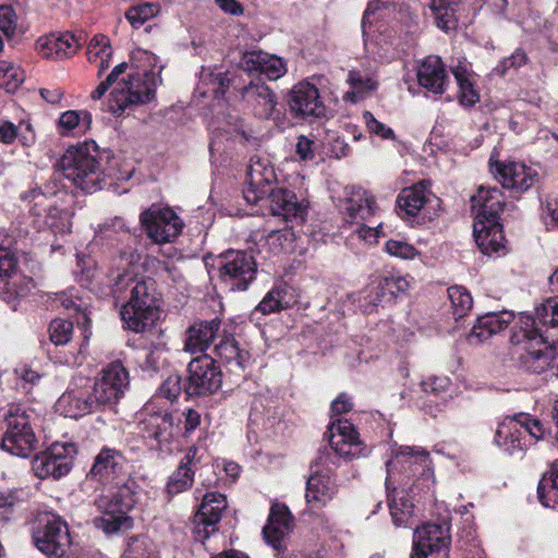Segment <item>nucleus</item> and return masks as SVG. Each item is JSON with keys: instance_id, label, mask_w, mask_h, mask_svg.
Here are the masks:
<instances>
[{"instance_id": "nucleus-21", "label": "nucleus", "mask_w": 558, "mask_h": 558, "mask_svg": "<svg viewBox=\"0 0 558 558\" xmlns=\"http://www.w3.org/2000/svg\"><path fill=\"white\" fill-rule=\"evenodd\" d=\"M329 449L339 458L352 460L365 456L366 446L353 423L347 418L332 420L325 434Z\"/></svg>"}, {"instance_id": "nucleus-30", "label": "nucleus", "mask_w": 558, "mask_h": 558, "mask_svg": "<svg viewBox=\"0 0 558 558\" xmlns=\"http://www.w3.org/2000/svg\"><path fill=\"white\" fill-rule=\"evenodd\" d=\"M214 353L230 373L238 375L245 371L251 359L250 352L240 348L234 335L226 329L222 330L219 342L215 344Z\"/></svg>"}, {"instance_id": "nucleus-28", "label": "nucleus", "mask_w": 558, "mask_h": 558, "mask_svg": "<svg viewBox=\"0 0 558 558\" xmlns=\"http://www.w3.org/2000/svg\"><path fill=\"white\" fill-rule=\"evenodd\" d=\"M428 187L427 181H420L399 192L396 199V213L402 220L413 222L417 218L432 195Z\"/></svg>"}, {"instance_id": "nucleus-55", "label": "nucleus", "mask_w": 558, "mask_h": 558, "mask_svg": "<svg viewBox=\"0 0 558 558\" xmlns=\"http://www.w3.org/2000/svg\"><path fill=\"white\" fill-rule=\"evenodd\" d=\"M104 38L105 37L102 34L95 35L90 40L86 51L88 62L98 64V76H101L105 70V45L102 44Z\"/></svg>"}, {"instance_id": "nucleus-10", "label": "nucleus", "mask_w": 558, "mask_h": 558, "mask_svg": "<svg viewBox=\"0 0 558 558\" xmlns=\"http://www.w3.org/2000/svg\"><path fill=\"white\" fill-rule=\"evenodd\" d=\"M155 78L150 72L128 74V80L121 78L110 92L108 110L122 114L129 107L150 102L155 98Z\"/></svg>"}, {"instance_id": "nucleus-7", "label": "nucleus", "mask_w": 558, "mask_h": 558, "mask_svg": "<svg viewBox=\"0 0 558 558\" xmlns=\"http://www.w3.org/2000/svg\"><path fill=\"white\" fill-rule=\"evenodd\" d=\"M137 429L144 439L155 441L161 450L180 437L181 417L177 411L153 398L144 405Z\"/></svg>"}, {"instance_id": "nucleus-35", "label": "nucleus", "mask_w": 558, "mask_h": 558, "mask_svg": "<svg viewBox=\"0 0 558 558\" xmlns=\"http://www.w3.org/2000/svg\"><path fill=\"white\" fill-rule=\"evenodd\" d=\"M514 319L511 312H490L478 316L471 332L468 336L470 343H482L492 336L506 329Z\"/></svg>"}, {"instance_id": "nucleus-15", "label": "nucleus", "mask_w": 558, "mask_h": 558, "mask_svg": "<svg viewBox=\"0 0 558 558\" xmlns=\"http://www.w3.org/2000/svg\"><path fill=\"white\" fill-rule=\"evenodd\" d=\"M328 463L335 464L327 447L319 449L316 459L311 463V474L306 481L305 500L316 507H325L338 492V486Z\"/></svg>"}, {"instance_id": "nucleus-40", "label": "nucleus", "mask_w": 558, "mask_h": 558, "mask_svg": "<svg viewBox=\"0 0 558 558\" xmlns=\"http://www.w3.org/2000/svg\"><path fill=\"white\" fill-rule=\"evenodd\" d=\"M458 85V102L463 108H473L480 102V90L475 87V83L471 80V74L464 66H454L451 69Z\"/></svg>"}, {"instance_id": "nucleus-34", "label": "nucleus", "mask_w": 558, "mask_h": 558, "mask_svg": "<svg viewBox=\"0 0 558 558\" xmlns=\"http://www.w3.org/2000/svg\"><path fill=\"white\" fill-rule=\"evenodd\" d=\"M78 41L70 33L50 34L36 40V50L45 59L62 60L73 56Z\"/></svg>"}, {"instance_id": "nucleus-31", "label": "nucleus", "mask_w": 558, "mask_h": 558, "mask_svg": "<svg viewBox=\"0 0 558 558\" xmlns=\"http://www.w3.org/2000/svg\"><path fill=\"white\" fill-rule=\"evenodd\" d=\"M243 100L259 119L274 118L277 97L276 94L260 80L251 81L241 92Z\"/></svg>"}, {"instance_id": "nucleus-6", "label": "nucleus", "mask_w": 558, "mask_h": 558, "mask_svg": "<svg viewBox=\"0 0 558 558\" xmlns=\"http://www.w3.org/2000/svg\"><path fill=\"white\" fill-rule=\"evenodd\" d=\"M98 146L94 141L72 145L56 165L57 170L84 193L101 190Z\"/></svg>"}, {"instance_id": "nucleus-8", "label": "nucleus", "mask_w": 558, "mask_h": 558, "mask_svg": "<svg viewBox=\"0 0 558 558\" xmlns=\"http://www.w3.org/2000/svg\"><path fill=\"white\" fill-rule=\"evenodd\" d=\"M388 478L397 481L402 489L413 492L418 482L433 477L432 459L427 450L401 446L386 463Z\"/></svg>"}, {"instance_id": "nucleus-37", "label": "nucleus", "mask_w": 558, "mask_h": 558, "mask_svg": "<svg viewBox=\"0 0 558 558\" xmlns=\"http://www.w3.org/2000/svg\"><path fill=\"white\" fill-rule=\"evenodd\" d=\"M130 388V373L120 359L107 364V407L116 405Z\"/></svg>"}, {"instance_id": "nucleus-5", "label": "nucleus", "mask_w": 558, "mask_h": 558, "mask_svg": "<svg viewBox=\"0 0 558 558\" xmlns=\"http://www.w3.org/2000/svg\"><path fill=\"white\" fill-rule=\"evenodd\" d=\"M38 421L39 415L34 408L21 403L8 404L1 449L15 457L28 458L38 448L35 433Z\"/></svg>"}, {"instance_id": "nucleus-19", "label": "nucleus", "mask_w": 558, "mask_h": 558, "mask_svg": "<svg viewBox=\"0 0 558 558\" xmlns=\"http://www.w3.org/2000/svg\"><path fill=\"white\" fill-rule=\"evenodd\" d=\"M76 446L69 441H54L33 460V470L39 478H60L66 475L73 465Z\"/></svg>"}, {"instance_id": "nucleus-63", "label": "nucleus", "mask_w": 558, "mask_h": 558, "mask_svg": "<svg viewBox=\"0 0 558 558\" xmlns=\"http://www.w3.org/2000/svg\"><path fill=\"white\" fill-rule=\"evenodd\" d=\"M15 374L19 377V385L22 387V389L28 393L32 391V389L40 381L41 375L33 371L32 368L27 366H22L17 369H15Z\"/></svg>"}, {"instance_id": "nucleus-36", "label": "nucleus", "mask_w": 558, "mask_h": 558, "mask_svg": "<svg viewBox=\"0 0 558 558\" xmlns=\"http://www.w3.org/2000/svg\"><path fill=\"white\" fill-rule=\"evenodd\" d=\"M296 302L298 295L294 289L287 283H281L275 286L266 293L253 313H260L262 315L279 313L294 306Z\"/></svg>"}, {"instance_id": "nucleus-58", "label": "nucleus", "mask_w": 558, "mask_h": 558, "mask_svg": "<svg viewBox=\"0 0 558 558\" xmlns=\"http://www.w3.org/2000/svg\"><path fill=\"white\" fill-rule=\"evenodd\" d=\"M20 504L17 493L14 490L0 492V522H9L13 514L14 508Z\"/></svg>"}, {"instance_id": "nucleus-53", "label": "nucleus", "mask_w": 558, "mask_h": 558, "mask_svg": "<svg viewBox=\"0 0 558 558\" xmlns=\"http://www.w3.org/2000/svg\"><path fill=\"white\" fill-rule=\"evenodd\" d=\"M215 99H222L234 81L230 71L211 72L208 77Z\"/></svg>"}, {"instance_id": "nucleus-60", "label": "nucleus", "mask_w": 558, "mask_h": 558, "mask_svg": "<svg viewBox=\"0 0 558 558\" xmlns=\"http://www.w3.org/2000/svg\"><path fill=\"white\" fill-rule=\"evenodd\" d=\"M527 61V56L522 49H517L511 56L501 60L494 71L500 75L505 76L510 69H519L524 65Z\"/></svg>"}, {"instance_id": "nucleus-59", "label": "nucleus", "mask_w": 558, "mask_h": 558, "mask_svg": "<svg viewBox=\"0 0 558 558\" xmlns=\"http://www.w3.org/2000/svg\"><path fill=\"white\" fill-rule=\"evenodd\" d=\"M17 28V15L12 5H0V31L11 38Z\"/></svg>"}, {"instance_id": "nucleus-16", "label": "nucleus", "mask_w": 558, "mask_h": 558, "mask_svg": "<svg viewBox=\"0 0 558 558\" xmlns=\"http://www.w3.org/2000/svg\"><path fill=\"white\" fill-rule=\"evenodd\" d=\"M450 545V524L427 522L414 530L410 558H448Z\"/></svg>"}, {"instance_id": "nucleus-47", "label": "nucleus", "mask_w": 558, "mask_h": 558, "mask_svg": "<svg viewBox=\"0 0 558 558\" xmlns=\"http://www.w3.org/2000/svg\"><path fill=\"white\" fill-rule=\"evenodd\" d=\"M185 393V377L183 378L178 373L169 375L159 386L157 390L158 398H165L171 403L175 402L180 395Z\"/></svg>"}, {"instance_id": "nucleus-23", "label": "nucleus", "mask_w": 558, "mask_h": 558, "mask_svg": "<svg viewBox=\"0 0 558 558\" xmlns=\"http://www.w3.org/2000/svg\"><path fill=\"white\" fill-rule=\"evenodd\" d=\"M140 221L148 238L155 243L171 242L183 228L182 219L168 207L146 209L141 214Z\"/></svg>"}, {"instance_id": "nucleus-43", "label": "nucleus", "mask_w": 558, "mask_h": 558, "mask_svg": "<svg viewBox=\"0 0 558 558\" xmlns=\"http://www.w3.org/2000/svg\"><path fill=\"white\" fill-rule=\"evenodd\" d=\"M133 481L125 458L119 451L107 448V485Z\"/></svg>"}, {"instance_id": "nucleus-4", "label": "nucleus", "mask_w": 558, "mask_h": 558, "mask_svg": "<svg viewBox=\"0 0 558 558\" xmlns=\"http://www.w3.org/2000/svg\"><path fill=\"white\" fill-rule=\"evenodd\" d=\"M472 209L476 211L473 234L481 252L490 256L505 248L504 227L500 214L507 204L500 189L480 186L471 197Z\"/></svg>"}, {"instance_id": "nucleus-18", "label": "nucleus", "mask_w": 558, "mask_h": 558, "mask_svg": "<svg viewBox=\"0 0 558 558\" xmlns=\"http://www.w3.org/2000/svg\"><path fill=\"white\" fill-rule=\"evenodd\" d=\"M409 288L410 282L403 276H379L361 291L360 308L365 314H372L378 305L393 304L398 295L405 293Z\"/></svg>"}, {"instance_id": "nucleus-12", "label": "nucleus", "mask_w": 558, "mask_h": 558, "mask_svg": "<svg viewBox=\"0 0 558 558\" xmlns=\"http://www.w3.org/2000/svg\"><path fill=\"white\" fill-rule=\"evenodd\" d=\"M222 378L219 362L209 354L192 359L186 366L185 400L216 393L222 386Z\"/></svg>"}, {"instance_id": "nucleus-56", "label": "nucleus", "mask_w": 558, "mask_h": 558, "mask_svg": "<svg viewBox=\"0 0 558 558\" xmlns=\"http://www.w3.org/2000/svg\"><path fill=\"white\" fill-rule=\"evenodd\" d=\"M537 312V318L536 323L539 326H550V327H557L558 326V300L557 299H549L547 300L541 308L536 310Z\"/></svg>"}, {"instance_id": "nucleus-1", "label": "nucleus", "mask_w": 558, "mask_h": 558, "mask_svg": "<svg viewBox=\"0 0 558 558\" xmlns=\"http://www.w3.org/2000/svg\"><path fill=\"white\" fill-rule=\"evenodd\" d=\"M276 183L277 175L270 162L253 156L247 169L243 197L251 205L267 197L274 216H281L287 221L296 220L302 225L306 216V206L298 199L293 191L275 186Z\"/></svg>"}, {"instance_id": "nucleus-57", "label": "nucleus", "mask_w": 558, "mask_h": 558, "mask_svg": "<svg viewBox=\"0 0 558 558\" xmlns=\"http://www.w3.org/2000/svg\"><path fill=\"white\" fill-rule=\"evenodd\" d=\"M179 416L181 417L180 437L187 439L201 426L202 415L197 410L187 408Z\"/></svg>"}, {"instance_id": "nucleus-24", "label": "nucleus", "mask_w": 558, "mask_h": 558, "mask_svg": "<svg viewBox=\"0 0 558 558\" xmlns=\"http://www.w3.org/2000/svg\"><path fill=\"white\" fill-rule=\"evenodd\" d=\"M228 502L223 494L218 492L206 493L194 514V538L204 542L218 530L222 512Z\"/></svg>"}, {"instance_id": "nucleus-3", "label": "nucleus", "mask_w": 558, "mask_h": 558, "mask_svg": "<svg viewBox=\"0 0 558 558\" xmlns=\"http://www.w3.org/2000/svg\"><path fill=\"white\" fill-rule=\"evenodd\" d=\"M156 282L151 278L137 277L124 272L116 279L111 292L119 301L121 294L130 291L129 301L121 306L120 316L124 328L144 332L159 318Z\"/></svg>"}, {"instance_id": "nucleus-51", "label": "nucleus", "mask_w": 558, "mask_h": 558, "mask_svg": "<svg viewBox=\"0 0 558 558\" xmlns=\"http://www.w3.org/2000/svg\"><path fill=\"white\" fill-rule=\"evenodd\" d=\"M50 340L56 345H64L70 342L73 333V323L57 318L49 325Z\"/></svg>"}, {"instance_id": "nucleus-48", "label": "nucleus", "mask_w": 558, "mask_h": 558, "mask_svg": "<svg viewBox=\"0 0 558 558\" xmlns=\"http://www.w3.org/2000/svg\"><path fill=\"white\" fill-rule=\"evenodd\" d=\"M121 558H158L151 542L145 536L131 537Z\"/></svg>"}, {"instance_id": "nucleus-11", "label": "nucleus", "mask_w": 558, "mask_h": 558, "mask_svg": "<svg viewBox=\"0 0 558 558\" xmlns=\"http://www.w3.org/2000/svg\"><path fill=\"white\" fill-rule=\"evenodd\" d=\"M38 550L49 558L68 556L72 539L65 521L50 512L39 514L32 531Z\"/></svg>"}, {"instance_id": "nucleus-22", "label": "nucleus", "mask_w": 558, "mask_h": 558, "mask_svg": "<svg viewBox=\"0 0 558 558\" xmlns=\"http://www.w3.org/2000/svg\"><path fill=\"white\" fill-rule=\"evenodd\" d=\"M204 456L205 450L197 445H192L186 449L175 470L166 482L163 494L168 502H171L177 495L193 487L195 473L201 468Z\"/></svg>"}, {"instance_id": "nucleus-14", "label": "nucleus", "mask_w": 558, "mask_h": 558, "mask_svg": "<svg viewBox=\"0 0 558 558\" xmlns=\"http://www.w3.org/2000/svg\"><path fill=\"white\" fill-rule=\"evenodd\" d=\"M135 481L122 484H111L107 489V534L125 533L134 525L129 512L135 507Z\"/></svg>"}, {"instance_id": "nucleus-52", "label": "nucleus", "mask_w": 558, "mask_h": 558, "mask_svg": "<svg viewBox=\"0 0 558 558\" xmlns=\"http://www.w3.org/2000/svg\"><path fill=\"white\" fill-rule=\"evenodd\" d=\"M23 201H27L28 203H33V206L31 207V211L35 216H43L47 211H49V215L51 214V205L49 204V197L46 193L41 191L39 187H34L23 194L21 196Z\"/></svg>"}, {"instance_id": "nucleus-29", "label": "nucleus", "mask_w": 558, "mask_h": 558, "mask_svg": "<svg viewBox=\"0 0 558 558\" xmlns=\"http://www.w3.org/2000/svg\"><path fill=\"white\" fill-rule=\"evenodd\" d=\"M221 319H196L185 331L184 350L190 353L206 354V350L220 337Z\"/></svg>"}, {"instance_id": "nucleus-27", "label": "nucleus", "mask_w": 558, "mask_h": 558, "mask_svg": "<svg viewBox=\"0 0 558 558\" xmlns=\"http://www.w3.org/2000/svg\"><path fill=\"white\" fill-rule=\"evenodd\" d=\"M292 522L293 517L284 504L271 505L267 523L263 527V536L278 555L286 549L283 541L291 532Z\"/></svg>"}, {"instance_id": "nucleus-54", "label": "nucleus", "mask_w": 558, "mask_h": 558, "mask_svg": "<svg viewBox=\"0 0 558 558\" xmlns=\"http://www.w3.org/2000/svg\"><path fill=\"white\" fill-rule=\"evenodd\" d=\"M156 5L151 3H142L130 8L125 17L134 28H140L145 22L156 14Z\"/></svg>"}, {"instance_id": "nucleus-13", "label": "nucleus", "mask_w": 558, "mask_h": 558, "mask_svg": "<svg viewBox=\"0 0 558 558\" xmlns=\"http://www.w3.org/2000/svg\"><path fill=\"white\" fill-rule=\"evenodd\" d=\"M218 277L232 291H245L256 279L257 263L246 251L228 250L217 257Z\"/></svg>"}, {"instance_id": "nucleus-38", "label": "nucleus", "mask_w": 558, "mask_h": 558, "mask_svg": "<svg viewBox=\"0 0 558 558\" xmlns=\"http://www.w3.org/2000/svg\"><path fill=\"white\" fill-rule=\"evenodd\" d=\"M377 204L375 198L365 190L359 189L345 202L344 211L348 222L366 220L375 214Z\"/></svg>"}, {"instance_id": "nucleus-33", "label": "nucleus", "mask_w": 558, "mask_h": 558, "mask_svg": "<svg viewBox=\"0 0 558 558\" xmlns=\"http://www.w3.org/2000/svg\"><path fill=\"white\" fill-rule=\"evenodd\" d=\"M417 82L434 95L446 92L449 78L440 57L428 56L422 60L417 69Z\"/></svg>"}, {"instance_id": "nucleus-44", "label": "nucleus", "mask_w": 558, "mask_h": 558, "mask_svg": "<svg viewBox=\"0 0 558 558\" xmlns=\"http://www.w3.org/2000/svg\"><path fill=\"white\" fill-rule=\"evenodd\" d=\"M448 296L454 319L459 320L466 316L473 306L471 293L463 287L454 286L448 289Z\"/></svg>"}, {"instance_id": "nucleus-17", "label": "nucleus", "mask_w": 558, "mask_h": 558, "mask_svg": "<svg viewBox=\"0 0 558 558\" xmlns=\"http://www.w3.org/2000/svg\"><path fill=\"white\" fill-rule=\"evenodd\" d=\"M488 166L496 181L515 195L527 192L539 181L537 170L523 161H501L490 156Z\"/></svg>"}, {"instance_id": "nucleus-25", "label": "nucleus", "mask_w": 558, "mask_h": 558, "mask_svg": "<svg viewBox=\"0 0 558 558\" xmlns=\"http://www.w3.org/2000/svg\"><path fill=\"white\" fill-rule=\"evenodd\" d=\"M31 280L17 269V258L8 247L0 246V298L10 303L29 290Z\"/></svg>"}, {"instance_id": "nucleus-39", "label": "nucleus", "mask_w": 558, "mask_h": 558, "mask_svg": "<svg viewBox=\"0 0 558 558\" xmlns=\"http://www.w3.org/2000/svg\"><path fill=\"white\" fill-rule=\"evenodd\" d=\"M462 0H430L429 9L435 24L444 32L454 31L458 26V15Z\"/></svg>"}, {"instance_id": "nucleus-32", "label": "nucleus", "mask_w": 558, "mask_h": 558, "mask_svg": "<svg viewBox=\"0 0 558 558\" xmlns=\"http://www.w3.org/2000/svg\"><path fill=\"white\" fill-rule=\"evenodd\" d=\"M241 65L250 73L263 74L271 81H276L287 73L286 62L281 58L260 50L246 51L241 59Z\"/></svg>"}, {"instance_id": "nucleus-20", "label": "nucleus", "mask_w": 558, "mask_h": 558, "mask_svg": "<svg viewBox=\"0 0 558 558\" xmlns=\"http://www.w3.org/2000/svg\"><path fill=\"white\" fill-rule=\"evenodd\" d=\"M288 106L295 119L312 120L327 118V107L315 84L303 80L289 93Z\"/></svg>"}, {"instance_id": "nucleus-41", "label": "nucleus", "mask_w": 558, "mask_h": 558, "mask_svg": "<svg viewBox=\"0 0 558 558\" xmlns=\"http://www.w3.org/2000/svg\"><path fill=\"white\" fill-rule=\"evenodd\" d=\"M92 113L87 110H66L57 121V131L61 136H69L75 129H90Z\"/></svg>"}, {"instance_id": "nucleus-50", "label": "nucleus", "mask_w": 558, "mask_h": 558, "mask_svg": "<svg viewBox=\"0 0 558 558\" xmlns=\"http://www.w3.org/2000/svg\"><path fill=\"white\" fill-rule=\"evenodd\" d=\"M384 251L388 255L401 259H414L420 254L414 245L401 239H389L385 243Z\"/></svg>"}, {"instance_id": "nucleus-61", "label": "nucleus", "mask_w": 558, "mask_h": 558, "mask_svg": "<svg viewBox=\"0 0 558 558\" xmlns=\"http://www.w3.org/2000/svg\"><path fill=\"white\" fill-rule=\"evenodd\" d=\"M364 120L367 126V130L376 134L377 136L384 140H395L396 135L391 128L387 126L383 122L378 121L369 111H365Z\"/></svg>"}, {"instance_id": "nucleus-9", "label": "nucleus", "mask_w": 558, "mask_h": 558, "mask_svg": "<svg viewBox=\"0 0 558 558\" xmlns=\"http://www.w3.org/2000/svg\"><path fill=\"white\" fill-rule=\"evenodd\" d=\"M544 435L543 424L527 413L507 417L496 429L494 442L509 454L524 451L532 440Z\"/></svg>"}, {"instance_id": "nucleus-45", "label": "nucleus", "mask_w": 558, "mask_h": 558, "mask_svg": "<svg viewBox=\"0 0 558 558\" xmlns=\"http://www.w3.org/2000/svg\"><path fill=\"white\" fill-rule=\"evenodd\" d=\"M390 515L397 527L409 526L414 514V504L407 497L393 498L389 502Z\"/></svg>"}, {"instance_id": "nucleus-46", "label": "nucleus", "mask_w": 558, "mask_h": 558, "mask_svg": "<svg viewBox=\"0 0 558 558\" xmlns=\"http://www.w3.org/2000/svg\"><path fill=\"white\" fill-rule=\"evenodd\" d=\"M24 71L13 62L0 61V86L14 92L24 81Z\"/></svg>"}, {"instance_id": "nucleus-2", "label": "nucleus", "mask_w": 558, "mask_h": 558, "mask_svg": "<svg viewBox=\"0 0 558 558\" xmlns=\"http://www.w3.org/2000/svg\"><path fill=\"white\" fill-rule=\"evenodd\" d=\"M510 342L517 349L519 367L527 373L558 376V341L547 344L542 328L533 315L521 313L512 327Z\"/></svg>"}, {"instance_id": "nucleus-42", "label": "nucleus", "mask_w": 558, "mask_h": 558, "mask_svg": "<svg viewBox=\"0 0 558 558\" xmlns=\"http://www.w3.org/2000/svg\"><path fill=\"white\" fill-rule=\"evenodd\" d=\"M537 497L545 507L558 502V459L553 462L550 469L539 480Z\"/></svg>"}, {"instance_id": "nucleus-49", "label": "nucleus", "mask_w": 558, "mask_h": 558, "mask_svg": "<svg viewBox=\"0 0 558 558\" xmlns=\"http://www.w3.org/2000/svg\"><path fill=\"white\" fill-rule=\"evenodd\" d=\"M348 84L360 95L377 89L378 82L372 75L363 73L360 70H351L348 73Z\"/></svg>"}, {"instance_id": "nucleus-64", "label": "nucleus", "mask_w": 558, "mask_h": 558, "mask_svg": "<svg viewBox=\"0 0 558 558\" xmlns=\"http://www.w3.org/2000/svg\"><path fill=\"white\" fill-rule=\"evenodd\" d=\"M457 543L459 548L465 551H472L473 548L477 547L478 542L473 526H464L458 534Z\"/></svg>"}, {"instance_id": "nucleus-62", "label": "nucleus", "mask_w": 558, "mask_h": 558, "mask_svg": "<svg viewBox=\"0 0 558 558\" xmlns=\"http://www.w3.org/2000/svg\"><path fill=\"white\" fill-rule=\"evenodd\" d=\"M450 384L451 381L447 376H434L422 381V389L428 395L438 397L448 391Z\"/></svg>"}, {"instance_id": "nucleus-26", "label": "nucleus", "mask_w": 558, "mask_h": 558, "mask_svg": "<svg viewBox=\"0 0 558 558\" xmlns=\"http://www.w3.org/2000/svg\"><path fill=\"white\" fill-rule=\"evenodd\" d=\"M98 375L99 378L95 383L98 396L83 398L74 391H66L56 402V411L65 417L77 418L101 405L105 393V368Z\"/></svg>"}]
</instances>
